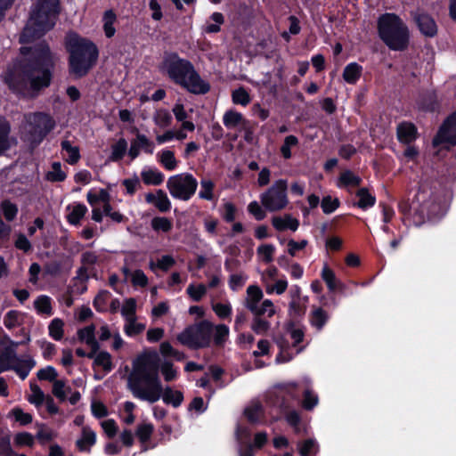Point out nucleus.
Returning a JSON list of instances; mask_svg holds the SVG:
<instances>
[{"label":"nucleus","mask_w":456,"mask_h":456,"mask_svg":"<svg viewBox=\"0 0 456 456\" xmlns=\"http://www.w3.org/2000/svg\"><path fill=\"white\" fill-rule=\"evenodd\" d=\"M244 415L249 422L256 423L263 415V408L259 402H251L244 410Z\"/></svg>","instance_id":"obj_26"},{"label":"nucleus","mask_w":456,"mask_h":456,"mask_svg":"<svg viewBox=\"0 0 456 456\" xmlns=\"http://www.w3.org/2000/svg\"><path fill=\"white\" fill-rule=\"evenodd\" d=\"M206 292L207 287L204 284H199L197 286L191 284L187 288V294L196 302L200 301L205 296Z\"/></svg>","instance_id":"obj_46"},{"label":"nucleus","mask_w":456,"mask_h":456,"mask_svg":"<svg viewBox=\"0 0 456 456\" xmlns=\"http://www.w3.org/2000/svg\"><path fill=\"white\" fill-rule=\"evenodd\" d=\"M136 301L134 298H127L122 306L121 314L126 321L135 318Z\"/></svg>","instance_id":"obj_47"},{"label":"nucleus","mask_w":456,"mask_h":456,"mask_svg":"<svg viewBox=\"0 0 456 456\" xmlns=\"http://www.w3.org/2000/svg\"><path fill=\"white\" fill-rule=\"evenodd\" d=\"M122 184L126 188V193L129 195L134 194L135 191L141 188L140 180L136 175L129 179H125Z\"/></svg>","instance_id":"obj_63"},{"label":"nucleus","mask_w":456,"mask_h":456,"mask_svg":"<svg viewBox=\"0 0 456 456\" xmlns=\"http://www.w3.org/2000/svg\"><path fill=\"white\" fill-rule=\"evenodd\" d=\"M356 196L359 198V201L355 204L362 209H366L374 206L376 198L372 196L366 188H361L357 191Z\"/></svg>","instance_id":"obj_29"},{"label":"nucleus","mask_w":456,"mask_h":456,"mask_svg":"<svg viewBox=\"0 0 456 456\" xmlns=\"http://www.w3.org/2000/svg\"><path fill=\"white\" fill-rule=\"evenodd\" d=\"M143 183L147 185H159L164 181V175L157 169L144 168L141 173Z\"/></svg>","instance_id":"obj_25"},{"label":"nucleus","mask_w":456,"mask_h":456,"mask_svg":"<svg viewBox=\"0 0 456 456\" xmlns=\"http://www.w3.org/2000/svg\"><path fill=\"white\" fill-rule=\"evenodd\" d=\"M413 20L420 33L428 37H433L437 33V25L435 20L428 14L421 12L413 13Z\"/></svg>","instance_id":"obj_12"},{"label":"nucleus","mask_w":456,"mask_h":456,"mask_svg":"<svg viewBox=\"0 0 456 456\" xmlns=\"http://www.w3.org/2000/svg\"><path fill=\"white\" fill-rule=\"evenodd\" d=\"M223 122L227 129H236L245 124V119L240 112L230 110L224 114Z\"/></svg>","instance_id":"obj_24"},{"label":"nucleus","mask_w":456,"mask_h":456,"mask_svg":"<svg viewBox=\"0 0 456 456\" xmlns=\"http://www.w3.org/2000/svg\"><path fill=\"white\" fill-rule=\"evenodd\" d=\"M46 178L51 182H61L66 178V174L61 170L60 162H54L52 169L47 173Z\"/></svg>","instance_id":"obj_43"},{"label":"nucleus","mask_w":456,"mask_h":456,"mask_svg":"<svg viewBox=\"0 0 456 456\" xmlns=\"http://www.w3.org/2000/svg\"><path fill=\"white\" fill-rule=\"evenodd\" d=\"M444 142L456 145V111L445 119L437 134L433 139L434 146H438Z\"/></svg>","instance_id":"obj_11"},{"label":"nucleus","mask_w":456,"mask_h":456,"mask_svg":"<svg viewBox=\"0 0 456 456\" xmlns=\"http://www.w3.org/2000/svg\"><path fill=\"white\" fill-rule=\"evenodd\" d=\"M145 200L162 213L168 212L171 209V201L167 193L162 190H157L155 192L145 194Z\"/></svg>","instance_id":"obj_14"},{"label":"nucleus","mask_w":456,"mask_h":456,"mask_svg":"<svg viewBox=\"0 0 456 456\" xmlns=\"http://www.w3.org/2000/svg\"><path fill=\"white\" fill-rule=\"evenodd\" d=\"M318 396L310 389L304 393L303 407L306 410L314 409L318 403Z\"/></svg>","instance_id":"obj_61"},{"label":"nucleus","mask_w":456,"mask_h":456,"mask_svg":"<svg viewBox=\"0 0 456 456\" xmlns=\"http://www.w3.org/2000/svg\"><path fill=\"white\" fill-rule=\"evenodd\" d=\"M11 124L4 117H0V155L9 150L16 140L10 136Z\"/></svg>","instance_id":"obj_15"},{"label":"nucleus","mask_w":456,"mask_h":456,"mask_svg":"<svg viewBox=\"0 0 456 456\" xmlns=\"http://www.w3.org/2000/svg\"><path fill=\"white\" fill-rule=\"evenodd\" d=\"M127 150V142L124 138H120L114 145H112V151L110 159L113 161L120 160Z\"/></svg>","instance_id":"obj_38"},{"label":"nucleus","mask_w":456,"mask_h":456,"mask_svg":"<svg viewBox=\"0 0 456 456\" xmlns=\"http://www.w3.org/2000/svg\"><path fill=\"white\" fill-rule=\"evenodd\" d=\"M63 322L59 319H53L49 324V334L55 340H60L63 337Z\"/></svg>","instance_id":"obj_42"},{"label":"nucleus","mask_w":456,"mask_h":456,"mask_svg":"<svg viewBox=\"0 0 456 456\" xmlns=\"http://www.w3.org/2000/svg\"><path fill=\"white\" fill-rule=\"evenodd\" d=\"M272 224L277 231H284L289 229L293 232L297 231L299 226L297 219L292 217L290 215L283 216H274L272 219Z\"/></svg>","instance_id":"obj_19"},{"label":"nucleus","mask_w":456,"mask_h":456,"mask_svg":"<svg viewBox=\"0 0 456 456\" xmlns=\"http://www.w3.org/2000/svg\"><path fill=\"white\" fill-rule=\"evenodd\" d=\"M14 452L11 445V437L4 435L0 437V456H13Z\"/></svg>","instance_id":"obj_60"},{"label":"nucleus","mask_w":456,"mask_h":456,"mask_svg":"<svg viewBox=\"0 0 456 456\" xmlns=\"http://www.w3.org/2000/svg\"><path fill=\"white\" fill-rule=\"evenodd\" d=\"M54 126V120L46 113L25 114L20 126V138L34 149L43 142Z\"/></svg>","instance_id":"obj_7"},{"label":"nucleus","mask_w":456,"mask_h":456,"mask_svg":"<svg viewBox=\"0 0 456 456\" xmlns=\"http://www.w3.org/2000/svg\"><path fill=\"white\" fill-rule=\"evenodd\" d=\"M30 389H31L32 394L28 397L29 403H31L37 406L41 405L45 400L44 392L36 384H31Z\"/></svg>","instance_id":"obj_55"},{"label":"nucleus","mask_w":456,"mask_h":456,"mask_svg":"<svg viewBox=\"0 0 456 456\" xmlns=\"http://www.w3.org/2000/svg\"><path fill=\"white\" fill-rule=\"evenodd\" d=\"M2 209L4 216L7 221H12L16 217L18 213L17 206L8 200H4L2 203Z\"/></svg>","instance_id":"obj_59"},{"label":"nucleus","mask_w":456,"mask_h":456,"mask_svg":"<svg viewBox=\"0 0 456 456\" xmlns=\"http://www.w3.org/2000/svg\"><path fill=\"white\" fill-rule=\"evenodd\" d=\"M159 371V356L156 352L143 353L133 361L127 387L134 397L150 403L160 399L163 387Z\"/></svg>","instance_id":"obj_2"},{"label":"nucleus","mask_w":456,"mask_h":456,"mask_svg":"<svg viewBox=\"0 0 456 456\" xmlns=\"http://www.w3.org/2000/svg\"><path fill=\"white\" fill-rule=\"evenodd\" d=\"M328 318V314L323 309L318 307L313 310L310 322L314 327L320 330L325 325Z\"/></svg>","instance_id":"obj_33"},{"label":"nucleus","mask_w":456,"mask_h":456,"mask_svg":"<svg viewBox=\"0 0 456 456\" xmlns=\"http://www.w3.org/2000/svg\"><path fill=\"white\" fill-rule=\"evenodd\" d=\"M297 447L301 456H309L311 453H316L319 449L316 441L314 439H306L299 443Z\"/></svg>","instance_id":"obj_40"},{"label":"nucleus","mask_w":456,"mask_h":456,"mask_svg":"<svg viewBox=\"0 0 456 456\" xmlns=\"http://www.w3.org/2000/svg\"><path fill=\"white\" fill-rule=\"evenodd\" d=\"M60 13V0H36L20 35V43H28L52 29Z\"/></svg>","instance_id":"obj_3"},{"label":"nucleus","mask_w":456,"mask_h":456,"mask_svg":"<svg viewBox=\"0 0 456 456\" xmlns=\"http://www.w3.org/2000/svg\"><path fill=\"white\" fill-rule=\"evenodd\" d=\"M213 330V324L204 320L184 329L177 335V340L191 349L208 347L211 342Z\"/></svg>","instance_id":"obj_8"},{"label":"nucleus","mask_w":456,"mask_h":456,"mask_svg":"<svg viewBox=\"0 0 456 456\" xmlns=\"http://www.w3.org/2000/svg\"><path fill=\"white\" fill-rule=\"evenodd\" d=\"M164 403L172 404L175 408L181 405L183 401V393L178 390H173L170 387H162L161 397Z\"/></svg>","instance_id":"obj_23"},{"label":"nucleus","mask_w":456,"mask_h":456,"mask_svg":"<svg viewBox=\"0 0 456 456\" xmlns=\"http://www.w3.org/2000/svg\"><path fill=\"white\" fill-rule=\"evenodd\" d=\"M153 122L156 126L160 128L167 127L171 125L172 116L168 110L165 109H159L153 114Z\"/></svg>","instance_id":"obj_31"},{"label":"nucleus","mask_w":456,"mask_h":456,"mask_svg":"<svg viewBox=\"0 0 456 456\" xmlns=\"http://www.w3.org/2000/svg\"><path fill=\"white\" fill-rule=\"evenodd\" d=\"M159 370L167 382L173 381L177 377V371L174 368L173 364L169 362H165L161 365L159 364Z\"/></svg>","instance_id":"obj_49"},{"label":"nucleus","mask_w":456,"mask_h":456,"mask_svg":"<svg viewBox=\"0 0 456 456\" xmlns=\"http://www.w3.org/2000/svg\"><path fill=\"white\" fill-rule=\"evenodd\" d=\"M163 68L168 77L176 84L195 94H204L210 89L187 60L180 58L176 53L167 55L163 61Z\"/></svg>","instance_id":"obj_4"},{"label":"nucleus","mask_w":456,"mask_h":456,"mask_svg":"<svg viewBox=\"0 0 456 456\" xmlns=\"http://www.w3.org/2000/svg\"><path fill=\"white\" fill-rule=\"evenodd\" d=\"M158 159L167 170H174L176 168L178 161L175 157V153L170 150H164L158 154Z\"/></svg>","instance_id":"obj_28"},{"label":"nucleus","mask_w":456,"mask_h":456,"mask_svg":"<svg viewBox=\"0 0 456 456\" xmlns=\"http://www.w3.org/2000/svg\"><path fill=\"white\" fill-rule=\"evenodd\" d=\"M287 181H276L266 191L260 195V200L265 208L270 212L280 211L289 203L287 197Z\"/></svg>","instance_id":"obj_10"},{"label":"nucleus","mask_w":456,"mask_h":456,"mask_svg":"<svg viewBox=\"0 0 456 456\" xmlns=\"http://www.w3.org/2000/svg\"><path fill=\"white\" fill-rule=\"evenodd\" d=\"M247 278V275L241 273L232 274L229 279V286L231 289L238 290L240 289L244 285Z\"/></svg>","instance_id":"obj_64"},{"label":"nucleus","mask_w":456,"mask_h":456,"mask_svg":"<svg viewBox=\"0 0 456 456\" xmlns=\"http://www.w3.org/2000/svg\"><path fill=\"white\" fill-rule=\"evenodd\" d=\"M35 365L36 362L31 356L26 355L23 358H20L17 355V360H14L12 363V370L21 379H25Z\"/></svg>","instance_id":"obj_16"},{"label":"nucleus","mask_w":456,"mask_h":456,"mask_svg":"<svg viewBox=\"0 0 456 456\" xmlns=\"http://www.w3.org/2000/svg\"><path fill=\"white\" fill-rule=\"evenodd\" d=\"M417 129L411 123L403 122L397 126L398 140L403 143H410L415 140Z\"/></svg>","instance_id":"obj_20"},{"label":"nucleus","mask_w":456,"mask_h":456,"mask_svg":"<svg viewBox=\"0 0 456 456\" xmlns=\"http://www.w3.org/2000/svg\"><path fill=\"white\" fill-rule=\"evenodd\" d=\"M322 278L326 282L330 290H334L337 288V279L335 273L326 265L322 268Z\"/></svg>","instance_id":"obj_51"},{"label":"nucleus","mask_w":456,"mask_h":456,"mask_svg":"<svg viewBox=\"0 0 456 456\" xmlns=\"http://www.w3.org/2000/svg\"><path fill=\"white\" fill-rule=\"evenodd\" d=\"M33 55V61H20L8 69L4 77L12 90L28 97L36 96L42 88L50 85V68L53 64V57L47 45H40Z\"/></svg>","instance_id":"obj_1"},{"label":"nucleus","mask_w":456,"mask_h":456,"mask_svg":"<svg viewBox=\"0 0 456 456\" xmlns=\"http://www.w3.org/2000/svg\"><path fill=\"white\" fill-rule=\"evenodd\" d=\"M298 143V140L295 135H288L281 148V152L285 159L291 157L290 148Z\"/></svg>","instance_id":"obj_57"},{"label":"nucleus","mask_w":456,"mask_h":456,"mask_svg":"<svg viewBox=\"0 0 456 456\" xmlns=\"http://www.w3.org/2000/svg\"><path fill=\"white\" fill-rule=\"evenodd\" d=\"M229 336V328L224 324L215 327L214 341L216 346H222Z\"/></svg>","instance_id":"obj_44"},{"label":"nucleus","mask_w":456,"mask_h":456,"mask_svg":"<svg viewBox=\"0 0 456 456\" xmlns=\"http://www.w3.org/2000/svg\"><path fill=\"white\" fill-rule=\"evenodd\" d=\"M35 308L40 314H45L47 315H52V305L51 298L47 296H40L34 302Z\"/></svg>","instance_id":"obj_36"},{"label":"nucleus","mask_w":456,"mask_h":456,"mask_svg":"<svg viewBox=\"0 0 456 456\" xmlns=\"http://www.w3.org/2000/svg\"><path fill=\"white\" fill-rule=\"evenodd\" d=\"M61 149L68 153L69 157L67 159V161L69 164H76L79 160V149L77 146H72L70 142L63 141L61 142Z\"/></svg>","instance_id":"obj_39"},{"label":"nucleus","mask_w":456,"mask_h":456,"mask_svg":"<svg viewBox=\"0 0 456 456\" xmlns=\"http://www.w3.org/2000/svg\"><path fill=\"white\" fill-rule=\"evenodd\" d=\"M151 226L155 231L167 232L172 229V223L167 217H155L151 220Z\"/></svg>","instance_id":"obj_53"},{"label":"nucleus","mask_w":456,"mask_h":456,"mask_svg":"<svg viewBox=\"0 0 456 456\" xmlns=\"http://www.w3.org/2000/svg\"><path fill=\"white\" fill-rule=\"evenodd\" d=\"M141 150L148 154H152L154 143L145 134L137 132L135 139L131 142L128 154L132 159H134L139 156Z\"/></svg>","instance_id":"obj_13"},{"label":"nucleus","mask_w":456,"mask_h":456,"mask_svg":"<svg viewBox=\"0 0 456 456\" xmlns=\"http://www.w3.org/2000/svg\"><path fill=\"white\" fill-rule=\"evenodd\" d=\"M153 429V425L151 423L141 424L136 429V436L142 443H145L151 438Z\"/></svg>","instance_id":"obj_48"},{"label":"nucleus","mask_w":456,"mask_h":456,"mask_svg":"<svg viewBox=\"0 0 456 456\" xmlns=\"http://www.w3.org/2000/svg\"><path fill=\"white\" fill-rule=\"evenodd\" d=\"M14 360H17V354L14 353V349H5L0 356V373L12 370Z\"/></svg>","instance_id":"obj_32"},{"label":"nucleus","mask_w":456,"mask_h":456,"mask_svg":"<svg viewBox=\"0 0 456 456\" xmlns=\"http://www.w3.org/2000/svg\"><path fill=\"white\" fill-rule=\"evenodd\" d=\"M21 314L18 311L11 310L6 313L4 318V326L9 329H14L20 325Z\"/></svg>","instance_id":"obj_41"},{"label":"nucleus","mask_w":456,"mask_h":456,"mask_svg":"<svg viewBox=\"0 0 456 456\" xmlns=\"http://www.w3.org/2000/svg\"><path fill=\"white\" fill-rule=\"evenodd\" d=\"M232 98L233 103L242 106H246L250 102V96L243 87L234 90L232 94Z\"/></svg>","instance_id":"obj_45"},{"label":"nucleus","mask_w":456,"mask_h":456,"mask_svg":"<svg viewBox=\"0 0 456 456\" xmlns=\"http://www.w3.org/2000/svg\"><path fill=\"white\" fill-rule=\"evenodd\" d=\"M38 379L40 380H48L54 382L58 376L56 370L52 366H47L46 368L41 369L37 371V374Z\"/></svg>","instance_id":"obj_58"},{"label":"nucleus","mask_w":456,"mask_h":456,"mask_svg":"<svg viewBox=\"0 0 456 456\" xmlns=\"http://www.w3.org/2000/svg\"><path fill=\"white\" fill-rule=\"evenodd\" d=\"M94 326L90 325L77 331L79 340L85 342L92 348V352L87 354L88 358H93L94 354L99 348L98 342L96 341L94 336Z\"/></svg>","instance_id":"obj_17"},{"label":"nucleus","mask_w":456,"mask_h":456,"mask_svg":"<svg viewBox=\"0 0 456 456\" xmlns=\"http://www.w3.org/2000/svg\"><path fill=\"white\" fill-rule=\"evenodd\" d=\"M264 294L256 285H250L247 289V295L244 300L245 307L252 312L261 303Z\"/></svg>","instance_id":"obj_18"},{"label":"nucleus","mask_w":456,"mask_h":456,"mask_svg":"<svg viewBox=\"0 0 456 456\" xmlns=\"http://www.w3.org/2000/svg\"><path fill=\"white\" fill-rule=\"evenodd\" d=\"M197 179L189 173H181L170 176L167 181V188L175 199L187 201L196 192Z\"/></svg>","instance_id":"obj_9"},{"label":"nucleus","mask_w":456,"mask_h":456,"mask_svg":"<svg viewBox=\"0 0 456 456\" xmlns=\"http://www.w3.org/2000/svg\"><path fill=\"white\" fill-rule=\"evenodd\" d=\"M95 433L90 428L84 427L82 428L81 437L76 442V444L79 451L89 452L90 448L95 444Z\"/></svg>","instance_id":"obj_21"},{"label":"nucleus","mask_w":456,"mask_h":456,"mask_svg":"<svg viewBox=\"0 0 456 456\" xmlns=\"http://www.w3.org/2000/svg\"><path fill=\"white\" fill-rule=\"evenodd\" d=\"M251 313L256 317H262L265 314L267 317H272L275 314V307L270 299H265Z\"/></svg>","instance_id":"obj_30"},{"label":"nucleus","mask_w":456,"mask_h":456,"mask_svg":"<svg viewBox=\"0 0 456 456\" xmlns=\"http://www.w3.org/2000/svg\"><path fill=\"white\" fill-rule=\"evenodd\" d=\"M93 358H94V363L102 367L105 371L109 372L112 370L111 355L108 352L102 351L97 354H94Z\"/></svg>","instance_id":"obj_37"},{"label":"nucleus","mask_w":456,"mask_h":456,"mask_svg":"<svg viewBox=\"0 0 456 456\" xmlns=\"http://www.w3.org/2000/svg\"><path fill=\"white\" fill-rule=\"evenodd\" d=\"M66 48L69 53L70 74L77 78L85 77L97 61L96 45L75 33H70L66 37Z\"/></svg>","instance_id":"obj_5"},{"label":"nucleus","mask_w":456,"mask_h":456,"mask_svg":"<svg viewBox=\"0 0 456 456\" xmlns=\"http://www.w3.org/2000/svg\"><path fill=\"white\" fill-rule=\"evenodd\" d=\"M339 202L338 199H332L330 196H326L322 199L321 206L325 214H330L338 208Z\"/></svg>","instance_id":"obj_62"},{"label":"nucleus","mask_w":456,"mask_h":456,"mask_svg":"<svg viewBox=\"0 0 456 456\" xmlns=\"http://www.w3.org/2000/svg\"><path fill=\"white\" fill-rule=\"evenodd\" d=\"M362 74V67L356 62H351L346 66L343 72V78L348 84H355Z\"/></svg>","instance_id":"obj_27"},{"label":"nucleus","mask_w":456,"mask_h":456,"mask_svg":"<svg viewBox=\"0 0 456 456\" xmlns=\"http://www.w3.org/2000/svg\"><path fill=\"white\" fill-rule=\"evenodd\" d=\"M211 20L215 24H208L205 27V32L207 33H217L220 31V25L224 23V19L221 12H214L211 15Z\"/></svg>","instance_id":"obj_54"},{"label":"nucleus","mask_w":456,"mask_h":456,"mask_svg":"<svg viewBox=\"0 0 456 456\" xmlns=\"http://www.w3.org/2000/svg\"><path fill=\"white\" fill-rule=\"evenodd\" d=\"M215 184L212 180L208 178H203L200 181V191L199 192V197L202 200H211L214 198V190Z\"/></svg>","instance_id":"obj_34"},{"label":"nucleus","mask_w":456,"mask_h":456,"mask_svg":"<svg viewBox=\"0 0 456 456\" xmlns=\"http://www.w3.org/2000/svg\"><path fill=\"white\" fill-rule=\"evenodd\" d=\"M380 39L393 51L405 50L410 42V30L406 23L395 13L382 14L378 20Z\"/></svg>","instance_id":"obj_6"},{"label":"nucleus","mask_w":456,"mask_h":456,"mask_svg":"<svg viewBox=\"0 0 456 456\" xmlns=\"http://www.w3.org/2000/svg\"><path fill=\"white\" fill-rule=\"evenodd\" d=\"M251 329L256 334H265L270 329V322L262 317L254 316Z\"/></svg>","instance_id":"obj_52"},{"label":"nucleus","mask_w":456,"mask_h":456,"mask_svg":"<svg viewBox=\"0 0 456 456\" xmlns=\"http://www.w3.org/2000/svg\"><path fill=\"white\" fill-rule=\"evenodd\" d=\"M67 210H69V213L67 216L68 222L70 224L77 225L86 214L87 208L84 204L76 203L69 205L67 207Z\"/></svg>","instance_id":"obj_22"},{"label":"nucleus","mask_w":456,"mask_h":456,"mask_svg":"<svg viewBox=\"0 0 456 456\" xmlns=\"http://www.w3.org/2000/svg\"><path fill=\"white\" fill-rule=\"evenodd\" d=\"M145 329V325L136 322L135 318L126 321L125 325V332L127 336H134L141 333Z\"/></svg>","instance_id":"obj_50"},{"label":"nucleus","mask_w":456,"mask_h":456,"mask_svg":"<svg viewBox=\"0 0 456 456\" xmlns=\"http://www.w3.org/2000/svg\"><path fill=\"white\" fill-rule=\"evenodd\" d=\"M340 183L346 186H358L361 183V178L355 175L353 172L347 170L341 174Z\"/></svg>","instance_id":"obj_56"},{"label":"nucleus","mask_w":456,"mask_h":456,"mask_svg":"<svg viewBox=\"0 0 456 456\" xmlns=\"http://www.w3.org/2000/svg\"><path fill=\"white\" fill-rule=\"evenodd\" d=\"M116 20V14L112 10H108L103 15V29L107 37H111L115 34V28L113 26Z\"/></svg>","instance_id":"obj_35"}]
</instances>
